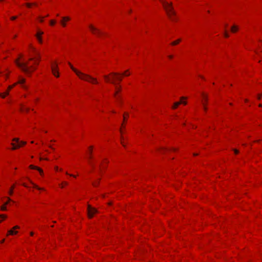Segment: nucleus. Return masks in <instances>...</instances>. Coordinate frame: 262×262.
<instances>
[{
	"mask_svg": "<svg viewBox=\"0 0 262 262\" xmlns=\"http://www.w3.org/2000/svg\"><path fill=\"white\" fill-rule=\"evenodd\" d=\"M121 74L118 73H111L110 75H104L103 77L107 82H110L115 85V91L114 93V96H120L119 95L121 88L117 82V81H121L122 80Z\"/></svg>",
	"mask_w": 262,
	"mask_h": 262,
	"instance_id": "nucleus-1",
	"label": "nucleus"
},
{
	"mask_svg": "<svg viewBox=\"0 0 262 262\" xmlns=\"http://www.w3.org/2000/svg\"><path fill=\"white\" fill-rule=\"evenodd\" d=\"M69 64L71 69L75 73V74L79 77V78L82 80L90 82L92 83L96 84L98 83L97 80L96 78L92 77L91 75L84 74L75 69L70 62H69Z\"/></svg>",
	"mask_w": 262,
	"mask_h": 262,
	"instance_id": "nucleus-2",
	"label": "nucleus"
},
{
	"mask_svg": "<svg viewBox=\"0 0 262 262\" xmlns=\"http://www.w3.org/2000/svg\"><path fill=\"white\" fill-rule=\"evenodd\" d=\"M15 62L16 66L26 74H29L35 70L33 66H28L27 62H20L19 59H16Z\"/></svg>",
	"mask_w": 262,
	"mask_h": 262,
	"instance_id": "nucleus-3",
	"label": "nucleus"
},
{
	"mask_svg": "<svg viewBox=\"0 0 262 262\" xmlns=\"http://www.w3.org/2000/svg\"><path fill=\"white\" fill-rule=\"evenodd\" d=\"M160 1L162 3L164 8L165 9L166 13L169 18L171 20H173L172 17L173 16L175 15V12L173 10V7L172 6L171 3H168L166 2L165 0H160Z\"/></svg>",
	"mask_w": 262,
	"mask_h": 262,
	"instance_id": "nucleus-4",
	"label": "nucleus"
},
{
	"mask_svg": "<svg viewBox=\"0 0 262 262\" xmlns=\"http://www.w3.org/2000/svg\"><path fill=\"white\" fill-rule=\"evenodd\" d=\"M89 28L93 33L98 35V36H100L101 35L104 34V33H102L100 30L94 27L92 25H89Z\"/></svg>",
	"mask_w": 262,
	"mask_h": 262,
	"instance_id": "nucleus-5",
	"label": "nucleus"
},
{
	"mask_svg": "<svg viewBox=\"0 0 262 262\" xmlns=\"http://www.w3.org/2000/svg\"><path fill=\"white\" fill-rule=\"evenodd\" d=\"M97 210L95 208L92 207L90 205L88 206V214L90 218H92L94 214L97 212Z\"/></svg>",
	"mask_w": 262,
	"mask_h": 262,
	"instance_id": "nucleus-6",
	"label": "nucleus"
},
{
	"mask_svg": "<svg viewBox=\"0 0 262 262\" xmlns=\"http://www.w3.org/2000/svg\"><path fill=\"white\" fill-rule=\"evenodd\" d=\"M52 73L53 74V75L57 77H59V74H58V72L57 71V66L56 63H54V64H53L52 65Z\"/></svg>",
	"mask_w": 262,
	"mask_h": 262,
	"instance_id": "nucleus-7",
	"label": "nucleus"
},
{
	"mask_svg": "<svg viewBox=\"0 0 262 262\" xmlns=\"http://www.w3.org/2000/svg\"><path fill=\"white\" fill-rule=\"evenodd\" d=\"M32 50H33V51L34 52V53L35 54V55H36V57L35 58H30L29 59V60H39L40 59V54L38 52H37L34 48H32Z\"/></svg>",
	"mask_w": 262,
	"mask_h": 262,
	"instance_id": "nucleus-8",
	"label": "nucleus"
},
{
	"mask_svg": "<svg viewBox=\"0 0 262 262\" xmlns=\"http://www.w3.org/2000/svg\"><path fill=\"white\" fill-rule=\"evenodd\" d=\"M70 20V18L69 16L63 17L62 18V20L60 21V23H61V25L64 27L66 26V21Z\"/></svg>",
	"mask_w": 262,
	"mask_h": 262,
	"instance_id": "nucleus-9",
	"label": "nucleus"
},
{
	"mask_svg": "<svg viewBox=\"0 0 262 262\" xmlns=\"http://www.w3.org/2000/svg\"><path fill=\"white\" fill-rule=\"evenodd\" d=\"M181 100L179 101H178V102H175L174 104H173V105L172 106V108H177L180 104H186V102L183 101V99H180Z\"/></svg>",
	"mask_w": 262,
	"mask_h": 262,
	"instance_id": "nucleus-10",
	"label": "nucleus"
},
{
	"mask_svg": "<svg viewBox=\"0 0 262 262\" xmlns=\"http://www.w3.org/2000/svg\"><path fill=\"white\" fill-rule=\"evenodd\" d=\"M30 168L33 169H36L39 172L40 174H43V171L41 168L32 165H30Z\"/></svg>",
	"mask_w": 262,
	"mask_h": 262,
	"instance_id": "nucleus-11",
	"label": "nucleus"
},
{
	"mask_svg": "<svg viewBox=\"0 0 262 262\" xmlns=\"http://www.w3.org/2000/svg\"><path fill=\"white\" fill-rule=\"evenodd\" d=\"M11 201H12L11 199L9 198H8V201L4 205L0 207L1 210H3V211L6 210L7 208H6V205H7L9 203V202H10Z\"/></svg>",
	"mask_w": 262,
	"mask_h": 262,
	"instance_id": "nucleus-12",
	"label": "nucleus"
},
{
	"mask_svg": "<svg viewBox=\"0 0 262 262\" xmlns=\"http://www.w3.org/2000/svg\"><path fill=\"white\" fill-rule=\"evenodd\" d=\"M11 145L12 146V149L13 150L16 149L21 146L20 143H17V144L14 143H12Z\"/></svg>",
	"mask_w": 262,
	"mask_h": 262,
	"instance_id": "nucleus-13",
	"label": "nucleus"
},
{
	"mask_svg": "<svg viewBox=\"0 0 262 262\" xmlns=\"http://www.w3.org/2000/svg\"><path fill=\"white\" fill-rule=\"evenodd\" d=\"M12 141L13 142H15L16 143H19L21 144V146L25 145L26 144V142L25 141H19L18 138H14Z\"/></svg>",
	"mask_w": 262,
	"mask_h": 262,
	"instance_id": "nucleus-14",
	"label": "nucleus"
},
{
	"mask_svg": "<svg viewBox=\"0 0 262 262\" xmlns=\"http://www.w3.org/2000/svg\"><path fill=\"white\" fill-rule=\"evenodd\" d=\"M238 30L237 26L234 25L231 28V31L232 33H235Z\"/></svg>",
	"mask_w": 262,
	"mask_h": 262,
	"instance_id": "nucleus-15",
	"label": "nucleus"
},
{
	"mask_svg": "<svg viewBox=\"0 0 262 262\" xmlns=\"http://www.w3.org/2000/svg\"><path fill=\"white\" fill-rule=\"evenodd\" d=\"M25 81V79H20L19 80V81H18L17 83L21 84L23 88H25V86L24 85Z\"/></svg>",
	"mask_w": 262,
	"mask_h": 262,
	"instance_id": "nucleus-16",
	"label": "nucleus"
},
{
	"mask_svg": "<svg viewBox=\"0 0 262 262\" xmlns=\"http://www.w3.org/2000/svg\"><path fill=\"white\" fill-rule=\"evenodd\" d=\"M17 231H15L13 230V229H12V230H10L8 231V235L9 234H10V235H14V234H17Z\"/></svg>",
	"mask_w": 262,
	"mask_h": 262,
	"instance_id": "nucleus-17",
	"label": "nucleus"
},
{
	"mask_svg": "<svg viewBox=\"0 0 262 262\" xmlns=\"http://www.w3.org/2000/svg\"><path fill=\"white\" fill-rule=\"evenodd\" d=\"M8 95V91H6V92H4L3 93H1V96L2 97V98H4Z\"/></svg>",
	"mask_w": 262,
	"mask_h": 262,
	"instance_id": "nucleus-18",
	"label": "nucleus"
},
{
	"mask_svg": "<svg viewBox=\"0 0 262 262\" xmlns=\"http://www.w3.org/2000/svg\"><path fill=\"white\" fill-rule=\"evenodd\" d=\"M14 187L15 186L14 185H12L10 188V189L9 190V194L10 195H12L13 193V189L14 188Z\"/></svg>",
	"mask_w": 262,
	"mask_h": 262,
	"instance_id": "nucleus-19",
	"label": "nucleus"
},
{
	"mask_svg": "<svg viewBox=\"0 0 262 262\" xmlns=\"http://www.w3.org/2000/svg\"><path fill=\"white\" fill-rule=\"evenodd\" d=\"M181 41V39H179L174 41H173L172 43H171V45H173V46H174V45H177L178 43H179Z\"/></svg>",
	"mask_w": 262,
	"mask_h": 262,
	"instance_id": "nucleus-20",
	"label": "nucleus"
},
{
	"mask_svg": "<svg viewBox=\"0 0 262 262\" xmlns=\"http://www.w3.org/2000/svg\"><path fill=\"white\" fill-rule=\"evenodd\" d=\"M31 183L33 185V187L37 188V189L38 190H43L42 188H40V187H38L37 185H36L35 184H34L33 182H32L31 181H30Z\"/></svg>",
	"mask_w": 262,
	"mask_h": 262,
	"instance_id": "nucleus-21",
	"label": "nucleus"
},
{
	"mask_svg": "<svg viewBox=\"0 0 262 262\" xmlns=\"http://www.w3.org/2000/svg\"><path fill=\"white\" fill-rule=\"evenodd\" d=\"M26 5L27 6V7H29V8H30L31 7L32 5H36V3H26Z\"/></svg>",
	"mask_w": 262,
	"mask_h": 262,
	"instance_id": "nucleus-22",
	"label": "nucleus"
},
{
	"mask_svg": "<svg viewBox=\"0 0 262 262\" xmlns=\"http://www.w3.org/2000/svg\"><path fill=\"white\" fill-rule=\"evenodd\" d=\"M43 32L42 31H38L37 34H36V37H37V36H40V35H41L42 34H43Z\"/></svg>",
	"mask_w": 262,
	"mask_h": 262,
	"instance_id": "nucleus-23",
	"label": "nucleus"
},
{
	"mask_svg": "<svg viewBox=\"0 0 262 262\" xmlns=\"http://www.w3.org/2000/svg\"><path fill=\"white\" fill-rule=\"evenodd\" d=\"M68 184V183L67 182H63L61 184H60V186L61 188H63L64 186L63 185H67Z\"/></svg>",
	"mask_w": 262,
	"mask_h": 262,
	"instance_id": "nucleus-24",
	"label": "nucleus"
},
{
	"mask_svg": "<svg viewBox=\"0 0 262 262\" xmlns=\"http://www.w3.org/2000/svg\"><path fill=\"white\" fill-rule=\"evenodd\" d=\"M122 75H124V76H128L129 75V73H128V71L127 70L123 74H121Z\"/></svg>",
	"mask_w": 262,
	"mask_h": 262,
	"instance_id": "nucleus-25",
	"label": "nucleus"
},
{
	"mask_svg": "<svg viewBox=\"0 0 262 262\" xmlns=\"http://www.w3.org/2000/svg\"><path fill=\"white\" fill-rule=\"evenodd\" d=\"M56 21L54 20H51L50 22V24L51 26H53L55 24Z\"/></svg>",
	"mask_w": 262,
	"mask_h": 262,
	"instance_id": "nucleus-26",
	"label": "nucleus"
},
{
	"mask_svg": "<svg viewBox=\"0 0 262 262\" xmlns=\"http://www.w3.org/2000/svg\"><path fill=\"white\" fill-rule=\"evenodd\" d=\"M38 41L40 42V43H42V40H41V37L40 36H37L36 37Z\"/></svg>",
	"mask_w": 262,
	"mask_h": 262,
	"instance_id": "nucleus-27",
	"label": "nucleus"
},
{
	"mask_svg": "<svg viewBox=\"0 0 262 262\" xmlns=\"http://www.w3.org/2000/svg\"><path fill=\"white\" fill-rule=\"evenodd\" d=\"M224 36L225 37H228L229 36L228 33L226 31H225L224 32Z\"/></svg>",
	"mask_w": 262,
	"mask_h": 262,
	"instance_id": "nucleus-28",
	"label": "nucleus"
},
{
	"mask_svg": "<svg viewBox=\"0 0 262 262\" xmlns=\"http://www.w3.org/2000/svg\"><path fill=\"white\" fill-rule=\"evenodd\" d=\"M0 217H3L4 219H5L7 217L6 215H4V214H1L0 215Z\"/></svg>",
	"mask_w": 262,
	"mask_h": 262,
	"instance_id": "nucleus-29",
	"label": "nucleus"
},
{
	"mask_svg": "<svg viewBox=\"0 0 262 262\" xmlns=\"http://www.w3.org/2000/svg\"><path fill=\"white\" fill-rule=\"evenodd\" d=\"M66 173L67 174H68V175H69V176H71V177H76V176H74V175H73V174H69V173H68L67 172H66Z\"/></svg>",
	"mask_w": 262,
	"mask_h": 262,
	"instance_id": "nucleus-30",
	"label": "nucleus"
},
{
	"mask_svg": "<svg viewBox=\"0 0 262 262\" xmlns=\"http://www.w3.org/2000/svg\"><path fill=\"white\" fill-rule=\"evenodd\" d=\"M16 18H17V17H16V16H12V17H11V20H13L16 19Z\"/></svg>",
	"mask_w": 262,
	"mask_h": 262,
	"instance_id": "nucleus-31",
	"label": "nucleus"
},
{
	"mask_svg": "<svg viewBox=\"0 0 262 262\" xmlns=\"http://www.w3.org/2000/svg\"><path fill=\"white\" fill-rule=\"evenodd\" d=\"M19 227L18 226H15L13 227V229H19Z\"/></svg>",
	"mask_w": 262,
	"mask_h": 262,
	"instance_id": "nucleus-32",
	"label": "nucleus"
},
{
	"mask_svg": "<svg viewBox=\"0 0 262 262\" xmlns=\"http://www.w3.org/2000/svg\"><path fill=\"white\" fill-rule=\"evenodd\" d=\"M234 151L235 154H236L238 153V151L237 149H234Z\"/></svg>",
	"mask_w": 262,
	"mask_h": 262,
	"instance_id": "nucleus-33",
	"label": "nucleus"
},
{
	"mask_svg": "<svg viewBox=\"0 0 262 262\" xmlns=\"http://www.w3.org/2000/svg\"><path fill=\"white\" fill-rule=\"evenodd\" d=\"M93 185L94 186L96 187L97 185V183H95V182H94V183H93Z\"/></svg>",
	"mask_w": 262,
	"mask_h": 262,
	"instance_id": "nucleus-34",
	"label": "nucleus"
},
{
	"mask_svg": "<svg viewBox=\"0 0 262 262\" xmlns=\"http://www.w3.org/2000/svg\"><path fill=\"white\" fill-rule=\"evenodd\" d=\"M92 146H90V155H91V153H92Z\"/></svg>",
	"mask_w": 262,
	"mask_h": 262,
	"instance_id": "nucleus-35",
	"label": "nucleus"
},
{
	"mask_svg": "<svg viewBox=\"0 0 262 262\" xmlns=\"http://www.w3.org/2000/svg\"><path fill=\"white\" fill-rule=\"evenodd\" d=\"M23 185L24 186L26 187H28V186L25 183H23Z\"/></svg>",
	"mask_w": 262,
	"mask_h": 262,
	"instance_id": "nucleus-36",
	"label": "nucleus"
},
{
	"mask_svg": "<svg viewBox=\"0 0 262 262\" xmlns=\"http://www.w3.org/2000/svg\"><path fill=\"white\" fill-rule=\"evenodd\" d=\"M89 163H90V164L92 165V166L93 167H94V164H93L91 162H90H90H89Z\"/></svg>",
	"mask_w": 262,
	"mask_h": 262,
	"instance_id": "nucleus-37",
	"label": "nucleus"
},
{
	"mask_svg": "<svg viewBox=\"0 0 262 262\" xmlns=\"http://www.w3.org/2000/svg\"><path fill=\"white\" fill-rule=\"evenodd\" d=\"M261 97H262V94L259 95L257 98L260 99V98H261Z\"/></svg>",
	"mask_w": 262,
	"mask_h": 262,
	"instance_id": "nucleus-38",
	"label": "nucleus"
},
{
	"mask_svg": "<svg viewBox=\"0 0 262 262\" xmlns=\"http://www.w3.org/2000/svg\"><path fill=\"white\" fill-rule=\"evenodd\" d=\"M121 144H122L123 146H125V144L122 141H121Z\"/></svg>",
	"mask_w": 262,
	"mask_h": 262,
	"instance_id": "nucleus-39",
	"label": "nucleus"
},
{
	"mask_svg": "<svg viewBox=\"0 0 262 262\" xmlns=\"http://www.w3.org/2000/svg\"><path fill=\"white\" fill-rule=\"evenodd\" d=\"M4 242H5V239H3V240H2V241H1V243H2H2H3Z\"/></svg>",
	"mask_w": 262,
	"mask_h": 262,
	"instance_id": "nucleus-40",
	"label": "nucleus"
},
{
	"mask_svg": "<svg viewBox=\"0 0 262 262\" xmlns=\"http://www.w3.org/2000/svg\"><path fill=\"white\" fill-rule=\"evenodd\" d=\"M13 86H14V85L10 86L9 87V89H12V88L13 87Z\"/></svg>",
	"mask_w": 262,
	"mask_h": 262,
	"instance_id": "nucleus-41",
	"label": "nucleus"
},
{
	"mask_svg": "<svg viewBox=\"0 0 262 262\" xmlns=\"http://www.w3.org/2000/svg\"><path fill=\"white\" fill-rule=\"evenodd\" d=\"M55 170H58V167L56 166V167H55Z\"/></svg>",
	"mask_w": 262,
	"mask_h": 262,
	"instance_id": "nucleus-42",
	"label": "nucleus"
},
{
	"mask_svg": "<svg viewBox=\"0 0 262 262\" xmlns=\"http://www.w3.org/2000/svg\"><path fill=\"white\" fill-rule=\"evenodd\" d=\"M168 57L169 58H172V55H169V56H168Z\"/></svg>",
	"mask_w": 262,
	"mask_h": 262,
	"instance_id": "nucleus-43",
	"label": "nucleus"
},
{
	"mask_svg": "<svg viewBox=\"0 0 262 262\" xmlns=\"http://www.w3.org/2000/svg\"><path fill=\"white\" fill-rule=\"evenodd\" d=\"M33 234H34V233H33V232H31L30 233V235H32H32H33Z\"/></svg>",
	"mask_w": 262,
	"mask_h": 262,
	"instance_id": "nucleus-44",
	"label": "nucleus"
},
{
	"mask_svg": "<svg viewBox=\"0 0 262 262\" xmlns=\"http://www.w3.org/2000/svg\"><path fill=\"white\" fill-rule=\"evenodd\" d=\"M40 22H42L43 21V18H40Z\"/></svg>",
	"mask_w": 262,
	"mask_h": 262,
	"instance_id": "nucleus-45",
	"label": "nucleus"
},
{
	"mask_svg": "<svg viewBox=\"0 0 262 262\" xmlns=\"http://www.w3.org/2000/svg\"><path fill=\"white\" fill-rule=\"evenodd\" d=\"M123 119H124V120H125L126 119V118H125V115H124V116H123Z\"/></svg>",
	"mask_w": 262,
	"mask_h": 262,
	"instance_id": "nucleus-46",
	"label": "nucleus"
},
{
	"mask_svg": "<svg viewBox=\"0 0 262 262\" xmlns=\"http://www.w3.org/2000/svg\"><path fill=\"white\" fill-rule=\"evenodd\" d=\"M35 63L36 64H38V62H37L36 61H35Z\"/></svg>",
	"mask_w": 262,
	"mask_h": 262,
	"instance_id": "nucleus-47",
	"label": "nucleus"
},
{
	"mask_svg": "<svg viewBox=\"0 0 262 262\" xmlns=\"http://www.w3.org/2000/svg\"><path fill=\"white\" fill-rule=\"evenodd\" d=\"M180 98L184 99V98H187V97H181Z\"/></svg>",
	"mask_w": 262,
	"mask_h": 262,
	"instance_id": "nucleus-48",
	"label": "nucleus"
},
{
	"mask_svg": "<svg viewBox=\"0 0 262 262\" xmlns=\"http://www.w3.org/2000/svg\"><path fill=\"white\" fill-rule=\"evenodd\" d=\"M92 158V156H91V155H90V157H89V159H91Z\"/></svg>",
	"mask_w": 262,
	"mask_h": 262,
	"instance_id": "nucleus-49",
	"label": "nucleus"
},
{
	"mask_svg": "<svg viewBox=\"0 0 262 262\" xmlns=\"http://www.w3.org/2000/svg\"><path fill=\"white\" fill-rule=\"evenodd\" d=\"M49 146L50 148H52V146H51V145H49Z\"/></svg>",
	"mask_w": 262,
	"mask_h": 262,
	"instance_id": "nucleus-50",
	"label": "nucleus"
},
{
	"mask_svg": "<svg viewBox=\"0 0 262 262\" xmlns=\"http://www.w3.org/2000/svg\"><path fill=\"white\" fill-rule=\"evenodd\" d=\"M202 78L204 79V77L202 76H200Z\"/></svg>",
	"mask_w": 262,
	"mask_h": 262,
	"instance_id": "nucleus-51",
	"label": "nucleus"
},
{
	"mask_svg": "<svg viewBox=\"0 0 262 262\" xmlns=\"http://www.w3.org/2000/svg\"><path fill=\"white\" fill-rule=\"evenodd\" d=\"M1 222V221H0V223Z\"/></svg>",
	"mask_w": 262,
	"mask_h": 262,
	"instance_id": "nucleus-52",
	"label": "nucleus"
}]
</instances>
